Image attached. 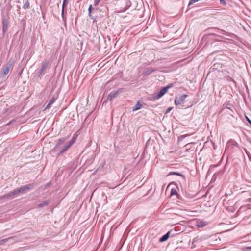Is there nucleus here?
Here are the masks:
<instances>
[{
    "instance_id": "nucleus-1",
    "label": "nucleus",
    "mask_w": 251,
    "mask_h": 251,
    "mask_svg": "<svg viewBox=\"0 0 251 251\" xmlns=\"http://www.w3.org/2000/svg\"><path fill=\"white\" fill-rule=\"evenodd\" d=\"M34 187V184H29L27 185H25V186H23L21 187H20L19 189H16L17 194L19 193H25L27 192V191H29L30 190H31Z\"/></svg>"
},
{
    "instance_id": "nucleus-2",
    "label": "nucleus",
    "mask_w": 251,
    "mask_h": 251,
    "mask_svg": "<svg viewBox=\"0 0 251 251\" xmlns=\"http://www.w3.org/2000/svg\"><path fill=\"white\" fill-rule=\"evenodd\" d=\"M187 97L188 95L186 94H183L182 95L176 97L175 100V104L176 105H178L184 103L185 99Z\"/></svg>"
},
{
    "instance_id": "nucleus-3",
    "label": "nucleus",
    "mask_w": 251,
    "mask_h": 251,
    "mask_svg": "<svg viewBox=\"0 0 251 251\" xmlns=\"http://www.w3.org/2000/svg\"><path fill=\"white\" fill-rule=\"evenodd\" d=\"M48 66V61L44 62L42 64L40 70L39 71H38V72H37V75L39 77L41 78L42 76V75L45 73L44 72H45V70L47 69Z\"/></svg>"
},
{
    "instance_id": "nucleus-4",
    "label": "nucleus",
    "mask_w": 251,
    "mask_h": 251,
    "mask_svg": "<svg viewBox=\"0 0 251 251\" xmlns=\"http://www.w3.org/2000/svg\"><path fill=\"white\" fill-rule=\"evenodd\" d=\"M172 232V231L171 230H170V231H168V232H167L165 234L163 235L159 239V241L160 242H164V241H166V240H167L169 237H173V236H174L173 234L171 235Z\"/></svg>"
},
{
    "instance_id": "nucleus-5",
    "label": "nucleus",
    "mask_w": 251,
    "mask_h": 251,
    "mask_svg": "<svg viewBox=\"0 0 251 251\" xmlns=\"http://www.w3.org/2000/svg\"><path fill=\"white\" fill-rule=\"evenodd\" d=\"M2 32L4 34L7 30V25L8 22L6 18H3L2 19Z\"/></svg>"
},
{
    "instance_id": "nucleus-6",
    "label": "nucleus",
    "mask_w": 251,
    "mask_h": 251,
    "mask_svg": "<svg viewBox=\"0 0 251 251\" xmlns=\"http://www.w3.org/2000/svg\"><path fill=\"white\" fill-rule=\"evenodd\" d=\"M11 67H12L11 64H7V66H6V67H5L2 71V75L5 76L6 75H7L8 73H9L10 68H11Z\"/></svg>"
},
{
    "instance_id": "nucleus-7",
    "label": "nucleus",
    "mask_w": 251,
    "mask_h": 251,
    "mask_svg": "<svg viewBox=\"0 0 251 251\" xmlns=\"http://www.w3.org/2000/svg\"><path fill=\"white\" fill-rule=\"evenodd\" d=\"M163 96V94L159 91L158 92L154 93L152 98L151 99L152 100H156L160 99L161 97H162Z\"/></svg>"
},
{
    "instance_id": "nucleus-8",
    "label": "nucleus",
    "mask_w": 251,
    "mask_h": 251,
    "mask_svg": "<svg viewBox=\"0 0 251 251\" xmlns=\"http://www.w3.org/2000/svg\"><path fill=\"white\" fill-rule=\"evenodd\" d=\"M72 145L70 142L66 144L60 151L59 154H62L66 151Z\"/></svg>"
},
{
    "instance_id": "nucleus-9",
    "label": "nucleus",
    "mask_w": 251,
    "mask_h": 251,
    "mask_svg": "<svg viewBox=\"0 0 251 251\" xmlns=\"http://www.w3.org/2000/svg\"><path fill=\"white\" fill-rule=\"evenodd\" d=\"M118 94V91L111 92L108 95V96L107 99V100H111L113 99L116 98Z\"/></svg>"
},
{
    "instance_id": "nucleus-10",
    "label": "nucleus",
    "mask_w": 251,
    "mask_h": 251,
    "mask_svg": "<svg viewBox=\"0 0 251 251\" xmlns=\"http://www.w3.org/2000/svg\"><path fill=\"white\" fill-rule=\"evenodd\" d=\"M67 0H63V4H62V11H61V16L63 20L65 22L66 21V17L64 16V9L65 7L67 4Z\"/></svg>"
},
{
    "instance_id": "nucleus-11",
    "label": "nucleus",
    "mask_w": 251,
    "mask_h": 251,
    "mask_svg": "<svg viewBox=\"0 0 251 251\" xmlns=\"http://www.w3.org/2000/svg\"><path fill=\"white\" fill-rule=\"evenodd\" d=\"M156 70V69L151 68H148L146 71L144 73V75L147 76L149 75L152 74V73L154 72Z\"/></svg>"
},
{
    "instance_id": "nucleus-12",
    "label": "nucleus",
    "mask_w": 251,
    "mask_h": 251,
    "mask_svg": "<svg viewBox=\"0 0 251 251\" xmlns=\"http://www.w3.org/2000/svg\"><path fill=\"white\" fill-rule=\"evenodd\" d=\"M171 175H176L180 176H181L184 179H185V176L184 174L176 172H170L168 174V176H171Z\"/></svg>"
},
{
    "instance_id": "nucleus-13",
    "label": "nucleus",
    "mask_w": 251,
    "mask_h": 251,
    "mask_svg": "<svg viewBox=\"0 0 251 251\" xmlns=\"http://www.w3.org/2000/svg\"><path fill=\"white\" fill-rule=\"evenodd\" d=\"M66 139H67V138H65L59 139L58 140L57 143H56V144L54 147V149H57L61 145H62L63 144V142H64L65 141V140Z\"/></svg>"
},
{
    "instance_id": "nucleus-14",
    "label": "nucleus",
    "mask_w": 251,
    "mask_h": 251,
    "mask_svg": "<svg viewBox=\"0 0 251 251\" xmlns=\"http://www.w3.org/2000/svg\"><path fill=\"white\" fill-rule=\"evenodd\" d=\"M172 86H173V84H169V85H168L166 87H163L160 91L162 93V94H163V95H164L166 93V92H167L169 88H171Z\"/></svg>"
},
{
    "instance_id": "nucleus-15",
    "label": "nucleus",
    "mask_w": 251,
    "mask_h": 251,
    "mask_svg": "<svg viewBox=\"0 0 251 251\" xmlns=\"http://www.w3.org/2000/svg\"><path fill=\"white\" fill-rule=\"evenodd\" d=\"M142 107V105L141 104V103L139 101H138L136 105L133 107L132 111H136L137 110H138L140 109Z\"/></svg>"
},
{
    "instance_id": "nucleus-16",
    "label": "nucleus",
    "mask_w": 251,
    "mask_h": 251,
    "mask_svg": "<svg viewBox=\"0 0 251 251\" xmlns=\"http://www.w3.org/2000/svg\"><path fill=\"white\" fill-rule=\"evenodd\" d=\"M50 200H46V201H43V202H42L41 203H39L38 205V207H43L44 206H46L47 205H48L50 203Z\"/></svg>"
},
{
    "instance_id": "nucleus-17",
    "label": "nucleus",
    "mask_w": 251,
    "mask_h": 251,
    "mask_svg": "<svg viewBox=\"0 0 251 251\" xmlns=\"http://www.w3.org/2000/svg\"><path fill=\"white\" fill-rule=\"evenodd\" d=\"M207 224L203 221H200L197 223V226L199 227H203L205 226Z\"/></svg>"
},
{
    "instance_id": "nucleus-18",
    "label": "nucleus",
    "mask_w": 251,
    "mask_h": 251,
    "mask_svg": "<svg viewBox=\"0 0 251 251\" xmlns=\"http://www.w3.org/2000/svg\"><path fill=\"white\" fill-rule=\"evenodd\" d=\"M17 194V192H16V190H13L12 191H10V192H9V193H7L8 196H9V198H12V197H13V196H15Z\"/></svg>"
},
{
    "instance_id": "nucleus-19",
    "label": "nucleus",
    "mask_w": 251,
    "mask_h": 251,
    "mask_svg": "<svg viewBox=\"0 0 251 251\" xmlns=\"http://www.w3.org/2000/svg\"><path fill=\"white\" fill-rule=\"evenodd\" d=\"M226 109L230 110L232 113L233 112V109H234V105L227 103L226 106Z\"/></svg>"
},
{
    "instance_id": "nucleus-20",
    "label": "nucleus",
    "mask_w": 251,
    "mask_h": 251,
    "mask_svg": "<svg viewBox=\"0 0 251 251\" xmlns=\"http://www.w3.org/2000/svg\"><path fill=\"white\" fill-rule=\"evenodd\" d=\"M11 238V237H9L0 240V245H3L4 243H6L9 239Z\"/></svg>"
},
{
    "instance_id": "nucleus-21",
    "label": "nucleus",
    "mask_w": 251,
    "mask_h": 251,
    "mask_svg": "<svg viewBox=\"0 0 251 251\" xmlns=\"http://www.w3.org/2000/svg\"><path fill=\"white\" fill-rule=\"evenodd\" d=\"M29 5H30V3L28 1V0H27V1L25 2V3L24 4V5H23V9H26L27 8H29Z\"/></svg>"
},
{
    "instance_id": "nucleus-22",
    "label": "nucleus",
    "mask_w": 251,
    "mask_h": 251,
    "mask_svg": "<svg viewBox=\"0 0 251 251\" xmlns=\"http://www.w3.org/2000/svg\"><path fill=\"white\" fill-rule=\"evenodd\" d=\"M171 195H178V194L176 189H172L171 191Z\"/></svg>"
},
{
    "instance_id": "nucleus-23",
    "label": "nucleus",
    "mask_w": 251,
    "mask_h": 251,
    "mask_svg": "<svg viewBox=\"0 0 251 251\" xmlns=\"http://www.w3.org/2000/svg\"><path fill=\"white\" fill-rule=\"evenodd\" d=\"M226 209L227 211H228L229 212H230L231 213H233L234 210H235V209L233 207H231L230 206H228L227 208H226Z\"/></svg>"
},
{
    "instance_id": "nucleus-24",
    "label": "nucleus",
    "mask_w": 251,
    "mask_h": 251,
    "mask_svg": "<svg viewBox=\"0 0 251 251\" xmlns=\"http://www.w3.org/2000/svg\"><path fill=\"white\" fill-rule=\"evenodd\" d=\"M92 9V5H90L88 8V15H89V17L91 16Z\"/></svg>"
},
{
    "instance_id": "nucleus-25",
    "label": "nucleus",
    "mask_w": 251,
    "mask_h": 251,
    "mask_svg": "<svg viewBox=\"0 0 251 251\" xmlns=\"http://www.w3.org/2000/svg\"><path fill=\"white\" fill-rule=\"evenodd\" d=\"M56 100V98L53 96L52 98H51V99L50 100L49 102L50 103H51V104H52Z\"/></svg>"
},
{
    "instance_id": "nucleus-26",
    "label": "nucleus",
    "mask_w": 251,
    "mask_h": 251,
    "mask_svg": "<svg viewBox=\"0 0 251 251\" xmlns=\"http://www.w3.org/2000/svg\"><path fill=\"white\" fill-rule=\"evenodd\" d=\"M104 165L103 164H101L99 167L95 170V171L94 172V174H96L98 172V170L100 169V168H102L103 167Z\"/></svg>"
},
{
    "instance_id": "nucleus-27",
    "label": "nucleus",
    "mask_w": 251,
    "mask_h": 251,
    "mask_svg": "<svg viewBox=\"0 0 251 251\" xmlns=\"http://www.w3.org/2000/svg\"><path fill=\"white\" fill-rule=\"evenodd\" d=\"M76 136H73L71 140L69 142L70 143H71L72 145L74 144V143L76 140Z\"/></svg>"
},
{
    "instance_id": "nucleus-28",
    "label": "nucleus",
    "mask_w": 251,
    "mask_h": 251,
    "mask_svg": "<svg viewBox=\"0 0 251 251\" xmlns=\"http://www.w3.org/2000/svg\"><path fill=\"white\" fill-rule=\"evenodd\" d=\"M8 198H9V196H8L7 194L1 196L0 198V199L1 200H3V199H8Z\"/></svg>"
},
{
    "instance_id": "nucleus-29",
    "label": "nucleus",
    "mask_w": 251,
    "mask_h": 251,
    "mask_svg": "<svg viewBox=\"0 0 251 251\" xmlns=\"http://www.w3.org/2000/svg\"><path fill=\"white\" fill-rule=\"evenodd\" d=\"M249 250H251V246L246 247L242 248V250L243 251H247Z\"/></svg>"
},
{
    "instance_id": "nucleus-30",
    "label": "nucleus",
    "mask_w": 251,
    "mask_h": 251,
    "mask_svg": "<svg viewBox=\"0 0 251 251\" xmlns=\"http://www.w3.org/2000/svg\"><path fill=\"white\" fill-rule=\"evenodd\" d=\"M100 0H95V1H94V6H96L98 5H99V4L100 1Z\"/></svg>"
},
{
    "instance_id": "nucleus-31",
    "label": "nucleus",
    "mask_w": 251,
    "mask_h": 251,
    "mask_svg": "<svg viewBox=\"0 0 251 251\" xmlns=\"http://www.w3.org/2000/svg\"><path fill=\"white\" fill-rule=\"evenodd\" d=\"M220 1L221 4H222L223 5H225L226 4L225 0H220Z\"/></svg>"
},
{
    "instance_id": "nucleus-32",
    "label": "nucleus",
    "mask_w": 251,
    "mask_h": 251,
    "mask_svg": "<svg viewBox=\"0 0 251 251\" xmlns=\"http://www.w3.org/2000/svg\"><path fill=\"white\" fill-rule=\"evenodd\" d=\"M52 104L51 103H50V102L48 103V104H47V105L46 106V109H49V108L50 107L51 105Z\"/></svg>"
},
{
    "instance_id": "nucleus-33",
    "label": "nucleus",
    "mask_w": 251,
    "mask_h": 251,
    "mask_svg": "<svg viewBox=\"0 0 251 251\" xmlns=\"http://www.w3.org/2000/svg\"><path fill=\"white\" fill-rule=\"evenodd\" d=\"M246 118L247 121L249 122V123L251 126V120L249 118H248L247 116H246Z\"/></svg>"
},
{
    "instance_id": "nucleus-34",
    "label": "nucleus",
    "mask_w": 251,
    "mask_h": 251,
    "mask_svg": "<svg viewBox=\"0 0 251 251\" xmlns=\"http://www.w3.org/2000/svg\"><path fill=\"white\" fill-rule=\"evenodd\" d=\"M190 135H188V134H185V135H183L181 136V138H185L186 137H187V136H189Z\"/></svg>"
},
{
    "instance_id": "nucleus-35",
    "label": "nucleus",
    "mask_w": 251,
    "mask_h": 251,
    "mask_svg": "<svg viewBox=\"0 0 251 251\" xmlns=\"http://www.w3.org/2000/svg\"><path fill=\"white\" fill-rule=\"evenodd\" d=\"M230 146V143L229 142L227 145H226V149L227 148H229V146Z\"/></svg>"
},
{
    "instance_id": "nucleus-36",
    "label": "nucleus",
    "mask_w": 251,
    "mask_h": 251,
    "mask_svg": "<svg viewBox=\"0 0 251 251\" xmlns=\"http://www.w3.org/2000/svg\"><path fill=\"white\" fill-rule=\"evenodd\" d=\"M13 122V120H11L8 124H7V125H9L10 124H11Z\"/></svg>"
},
{
    "instance_id": "nucleus-37",
    "label": "nucleus",
    "mask_w": 251,
    "mask_h": 251,
    "mask_svg": "<svg viewBox=\"0 0 251 251\" xmlns=\"http://www.w3.org/2000/svg\"><path fill=\"white\" fill-rule=\"evenodd\" d=\"M171 108H169V109L167 110V112H168L169 111H170L171 110Z\"/></svg>"
},
{
    "instance_id": "nucleus-38",
    "label": "nucleus",
    "mask_w": 251,
    "mask_h": 251,
    "mask_svg": "<svg viewBox=\"0 0 251 251\" xmlns=\"http://www.w3.org/2000/svg\"><path fill=\"white\" fill-rule=\"evenodd\" d=\"M50 184V183H48V184H47V186H49Z\"/></svg>"
}]
</instances>
